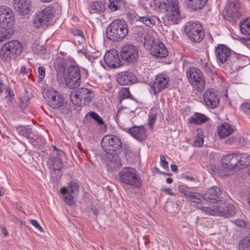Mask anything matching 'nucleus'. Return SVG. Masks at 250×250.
I'll return each mask as SVG.
<instances>
[{
  "label": "nucleus",
  "instance_id": "1",
  "mask_svg": "<svg viewBox=\"0 0 250 250\" xmlns=\"http://www.w3.org/2000/svg\"><path fill=\"white\" fill-rule=\"evenodd\" d=\"M137 35L141 42H143L144 46L149 50L154 57L164 58L167 56L168 50L161 41L154 39L149 33L140 28L137 31Z\"/></svg>",
  "mask_w": 250,
  "mask_h": 250
},
{
  "label": "nucleus",
  "instance_id": "2",
  "mask_svg": "<svg viewBox=\"0 0 250 250\" xmlns=\"http://www.w3.org/2000/svg\"><path fill=\"white\" fill-rule=\"evenodd\" d=\"M128 25L124 20H117L112 22L106 31L107 38L113 42H120L128 33Z\"/></svg>",
  "mask_w": 250,
  "mask_h": 250
},
{
  "label": "nucleus",
  "instance_id": "3",
  "mask_svg": "<svg viewBox=\"0 0 250 250\" xmlns=\"http://www.w3.org/2000/svg\"><path fill=\"white\" fill-rule=\"evenodd\" d=\"M53 16L54 10L50 7L37 12L33 21V28L35 29H44L52 23Z\"/></svg>",
  "mask_w": 250,
  "mask_h": 250
},
{
  "label": "nucleus",
  "instance_id": "4",
  "mask_svg": "<svg viewBox=\"0 0 250 250\" xmlns=\"http://www.w3.org/2000/svg\"><path fill=\"white\" fill-rule=\"evenodd\" d=\"M94 97V92L85 87H81L74 90L70 95L71 102L78 106H84L89 103Z\"/></svg>",
  "mask_w": 250,
  "mask_h": 250
},
{
  "label": "nucleus",
  "instance_id": "5",
  "mask_svg": "<svg viewBox=\"0 0 250 250\" xmlns=\"http://www.w3.org/2000/svg\"><path fill=\"white\" fill-rule=\"evenodd\" d=\"M22 45L19 41H9L2 46L0 51V58L4 61H9L12 57L19 56L22 52Z\"/></svg>",
  "mask_w": 250,
  "mask_h": 250
},
{
  "label": "nucleus",
  "instance_id": "6",
  "mask_svg": "<svg viewBox=\"0 0 250 250\" xmlns=\"http://www.w3.org/2000/svg\"><path fill=\"white\" fill-rule=\"evenodd\" d=\"M101 146L108 154L114 155L122 149V143L117 136L110 134L104 136L102 139Z\"/></svg>",
  "mask_w": 250,
  "mask_h": 250
},
{
  "label": "nucleus",
  "instance_id": "7",
  "mask_svg": "<svg viewBox=\"0 0 250 250\" xmlns=\"http://www.w3.org/2000/svg\"><path fill=\"white\" fill-rule=\"evenodd\" d=\"M187 79L191 86L196 90L201 92L205 87L206 82L201 71L195 67H190L186 73Z\"/></svg>",
  "mask_w": 250,
  "mask_h": 250
},
{
  "label": "nucleus",
  "instance_id": "8",
  "mask_svg": "<svg viewBox=\"0 0 250 250\" xmlns=\"http://www.w3.org/2000/svg\"><path fill=\"white\" fill-rule=\"evenodd\" d=\"M208 206H203L202 204L197 206L205 214L210 215H218L227 218L231 217L234 214V211L231 209V206L223 208L220 206H213L208 204Z\"/></svg>",
  "mask_w": 250,
  "mask_h": 250
},
{
  "label": "nucleus",
  "instance_id": "9",
  "mask_svg": "<svg viewBox=\"0 0 250 250\" xmlns=\"http://www.w3.org/2000/svg\"><path fill=\"white\" fill-rule=\"evenodd\" d=\"M185 32L189 40L195 42H200L204 37L202 26L198 21L187 22L185 26Z\"/></svg>",
  "mask_w": 250,
  "mask_h": 250
},
{
  "label": "nucleus",
  "instance_id": "10",
  "mask_svg": "<svg viewBox=\"0 0 250 250\" xmlns=\"http://www.w3.org/2000/svg\"><path fill=\"white\" fill-rule=\"evenodd\" d=\"M136 172V170L132 167H124L119 172V180L126 185L139 187L141 179L137 176Z\"/></svg>",
  "mask_w": 250,
  "mask_h": 250
},
{
  "label": "nucleus",
  "instance_id": "11",
  "mask_svg": "<svg viewBox=\"0 0 250 250\" xmlns=\"http://www.w3.org/2000/svg\"><path fill=\"white\" fill-rule=\"evenodd\" d=\"M14 13L7 6H0V26L2 28H12L15 23Z\"/></svg>",
  "mask_w": 250,
  "mask_h": 250
},
{
  "label": "nucleus",
  "instance_id": "12",
  "mask_svg": "<svg viewBox=\"0 0 250 250\" xmlns=\"http://www.w3.org/2000/svg\"><path fill=\"white\" fill-rule=\"evenodd\" d=\"M123 60L129 63H134L139 58L137 47L131 44H127L122 47L120 52Z\"/></svg>",
  "mask_w": 250,
  "mask_h": 250
},
{
  "label": "nucleus",
  "instance_id": "13",
  "mask_svg": "<svg viewBox=\"0 0 250 250\" xmlns=\"http://www.w3.org/2000/svg\"><path fill=\"white\" fill-rule=\"evenodd\" d=\"M167 11V20L172 24H177L182 19L178 0H171L168 1Z\"/></svg>",
  "mask_w": 250,
  "mask_h": 250
},
{
  "label": "nucleus",
  "instance_id": "14",
  "mask_svg": "<svg viewBox=\"0 0 250 250\" xmlns=\"http://www.w3.org/2000/svg\"><path fill=\"white\" fill-rule=\"evenodd\" d=\"M44 98L47 104L52 108H59L64 103L62 96L54 89H50L45 92Z\"/></svg>",
  "mask_w": 250,
  "mask_h": 250
},
{
  "label": "nucleus",
  "instance_id": "15",
  "mask_svg": "<svg viewBox=\"0 0 250 250\" xmlns=\"http://www.w3.org/2000/svg\"><path fill=\"white\" fill-rule=\"evenodd\" d=\"M169 77L164 74L157 75L154 81L150 84L149 91L151 93L157 94L169 85Z\"/></svg>",
  "mask_w": 250,
  "mask_h": 250
},
{
  "label": "nucleus",
  "instance_id": "16",
  "mask_svg": "<svg viewBox=\"0 0 250 250\" xmlns=\"http://www.w3.org/2000/svg\"><path fill=\"white\" fill-rule=\"evenodd\" d=\"M79 186L76 182H71L67 186H64L61 188L65 202H69L75 199L79 193Z\"/></svg>",
  "mask_w": 250,
  "mask_h": 250
},
{
  "label": "nucleus",
  "instance_id": "17",
  "mask_svg": "<svg viewBox=\"0 0 250 250\" xmlns=\"http://www.w3.org/2000/svg\"><path fill=\"white\" fill-rule=\"evenodd\" d=\"M203 100L208 107L211 109L216 107L220 100L217 91L213 88L207 89L203 94Z\"/></svg>",
  "mask_w": 250,
  "mask_h": 250
},
{
  "label": "nucleus",
  "instance_id": "18",
  "mask_svg": "<svg viewBox=\"0 0 250 250\" xmlns=\"http://www.w3.org/2000/svg\"><path fill=\"white\" fill-rule=\"evenodd\" d=\"M239 4L235 1L229 2L223 12L226 19L231 21H236L240 15Z\"/></svg>",
  "mask_w": 250,
  "mask_h": 250
},
{
  "label": "nucleus",
  "instance_id": "19",
  "mask_svg": "<svg viewBox=\"0 0 250 250\" xmlns=\"http://www.w3.org/2000/svg\"><path fill=\"white\" fill-rule=\"evenodd\" d=\"M104 61L106 65L110 68H118L122 65V61L118 51L115 49H111L105 53Z\"/></svg>",
  "mask_w": 250,
  "mask_h": 250
},
{
  "label": "nucleus",
  "instance_id": "20",
  "mask_svg": "<svg viewBox=\"0 0 250 250\" xmlns=\"http://www.w3.org/2000/svg\"><path fill=\"white\" fill-rule=\"evenodd\" d=\"M64 157V153L62 151L60 150L58 152L57 156L54 157L52 161V168L54 170L53 174L56 175V179L60 178L62 175L61 170L63 166L62 159Z\"/></svg>",
  "mask_w": 250,
  "mask_h": 250
},
{
  "label": "nucleus",
  "instance_id": "21",
  "mask_svg": "<svg viewBox=\"0 0 250 250\" xmlns=\"http://www.w3.org/2000/svg\"><path fill=\"white\" fill-rule=\"evenodd\" d=\"M13 5L15 9L22 15L28 14L31 11L30 0H14Z\"/></svg>",
  "mask_w": 250,
  "mask_h": 250
},
{
  "label": "nucleus",
  "instance_id": "22",
  "mask_svg": "<svg viewBox=\"0 0 250 250\" xmlns=\"http://www.w3.org/2000/svg\"><path fill=\"white\" fill-rule=\"evenodd\" d=\"M231 50L224 44H219L215 50L216 58L220 63H224L228 61Z\"/></svg>",
  "mask_w": 250,
  "mask_h": 250
},
{
  "label": "nucleus",
  "instance_id": "23",
  "mask_svg": "<svg viewBox=\"0 0 250 250\" xmlns=\"http://www.w3.org/2000/svg\"><path fill=\"white\" fill-rule=\"evenodd\" d=\"M118 83L121 85L130 84L136 81L135 76L129 71L119 73L116 76Z\"/></svg>",
  "mask_w": 250,
  "mask_h": 250
},
{
  "label": "nucleus",
  "instance_id": "24",
  "mask_svg": "<svg viewBox=\"0 0 250 250\" xmlns=\"http://www.w3.org/2000/svg\"><path fill=\"white\" fill-rule=\"evenodd\" d=\"M221 191L220 188L216 186H213L208 189V193L205 194V198L208 200L210 203H215L219 201V195L221 194Z\"/></svg>",
  "mask_w": 250,
  "mask_h": 250
},
{
  "label": "nucleus",
  "instance_id": "25",
  "mask_svg": "<svg viewBox=\"0 0 250 250\" xmlns=\"http://www.w3.org/2000/svg\"><path fill=\"white\" fill-rule=\"evenodd\" d=\"M129 133L136 139L141 141L146 137V130L143 126H133L129 129Z\"/></svg>",
  "mask_w": 250,
  "mask_h": 250
},
{
  "label": "nucleus",
  "instance_id": "26",
  "mask_svg": "<svg viewBox=\"0 0 250 250\" xmlns=\"http://www.w3.org/2000/svg\"><path fill=\"white\" fill-rule=\"evenodd\" d=\"M208 0H186L187 6L194 10L196 11L203 8Z\"/></svg>",
  "mask_w": 250,
  "mask_h": 250
},
{
  "label": "nucleus",
  "instance_id": "27",
  "mask_svg": "<svg viewBox=\"0 0 250 250\" xmlns=\"http://www.w3.org/2000/svg\"><path fill=\"white\" fill-rule=\"evenodd\" d=\"M233 131L232 127L228 123L221 124L218 128V133L219 137L224 138L229 136Z\"/></svg>",
  "mask_w": 250,
  "mask_h": 250
},
{
  "label": "nucleus",
  "instance_id": "28",
  "mask_svg": "<svg viewBox=\"0 0 250 250\" xmlns=\"http://www.w3.org/2000/svg\"><path fill=\"white\" fill-rule=\"evenodd\" d=\"M185 195L188 196L190 201L195 203H199L200 202L208 201L205 198V195L204 194H200L199 193H192L188 191H186Z\"/></svg>",
  "mask_w": 250,
  "mask_h": 250
},
{
  "label": "nucleus",
  "instance_id": "29",
  "mask_svg": "<svg viewBox=\"0 0 250 250\" xmlns=\"http://www.w3.org/2000/svg\"><path fill=\"white\" fill-rule=\"evenodd\" d=\"M57 79L59 83H65L66 78L64 77L65 74V67L63 64H58L56 67Z\"/></svg>",
  "mask_w": 250,
  "mask_h": 250
},
{
  "label": "nucleus",
  "instance_id": "30",
  "mask_svg": "<svg viewBox=\"0 0 250 250\" xmlns=\"http://www.w3.org/2000/svg\"><path fill=\"white\" fill-rule=\"evenodd\" d=\"M240 168L250 165V155L247 153L238 154Z\"/></svg>",
  "mask_w": 250,
  "mask_h": 250
},
{
  "label": "nucleus",
  "instance_id": "31",
  "mask_svg": "<svg viewBox=\"0 0 250 250\" xmlns=\"http://www.w3.org/2000/svg\"><path fill=\"white\" fill-rule=\"evenodd\" d=\"M81 83V79L75 78H71L66 77L65 80V84L70 89H75L78 87Z\"/></svg>",
  "mask_w": 250,
  "mask_h": 250
},
{
  "label": "nucleus",
  "instance_id": "32",
  "mask_svg": "<svg viewBox=\"0 0 250 250\" xmlns=\"http://www.w3.org/2000/svg\"><path fill=\"white\" fill-rule=\"evenodd\" d=\"M207 120V118L201 113H195L193 116L189 119V122L191 124H201L205 123Z\"/></svg>",
  "mask_w": 250,
  "mask_h": 250
},
{
  "label": "nucleus",
  "instance_id": "33",
  "mask_svg": "<svg viewBox=\"0 0 250 250\" xmlns=\"http://www.w3.org/2000/svg\"><path fill=\"white\" fill-rule=\"evenodd\" d=\"M104 9V5L100 1H95L90 5L89 11L91 13H96L102 12Z\"/></svg>",
  "mask_w": 250,
  "mask_h": 250
},
{
  "label": "nucleus",
  "instance_id": "34",
  "mask_svg": "<svg viewBox=\"0 0 250 250\" xmlns=\"http://www.w3.org/2000/svg\"><path fill=\"white\" fill-rule=\"evenodd\" d=\"M238 249L239 250H250V234L239 241Z\"/></svg>",
  "mask_w": 250,
  "mask_h": 250
},
{
  "label": "nucleus",
  "instance_id": "35",
  "mask_svg": "<svg viewBox=\"0 0 250 250\" xmlns=\"http://www.w3.org/2000/svg\"><path fill=\"white\" fill-rule=\"evenodd\" d=\"M67 77L81 79L80 71L79 67L75 65H70L68 69Z\"/></svg>",
  "mask_w": 250,
  "mask_h": 250
},
{
  "label": "nucleus",
  "instance_id": "36",
  "mask_svg": "<svg viewBox=\"0 0 250 250\" xmlns=\"http://www.w3.org/2000/svg\"><path fill=\"white\" fill-rule=\"evenodd\" d=\"M16 130L19 135L26 138H30L32 134L31 129L27 126H19L17 127Z\"/></svg>",
  "mask_w": 250,
  "mask_h": 250
},
{
  "label": "nucleus",
  "instance_id": "37",
  "mask_svg": "<svg viewBox=\"0 0 250 250\" xmlns=\"http://www.w3.org/2000/svg\"><path fill=\"white\" fill-rule=\"evenodd\" d=\"M14 31L12 28L7 29L2 28L0 31V42L3 41L4 39H9L13 34Z\"/></svg>",
  "mask_w": 250,
  "mask_h": 250
},
{
  "label": "nucleus",
  "instance_id": "38",
  "mask_svg": "<svg viewBox=\"0 0 250 250\" xmlns=\"http://www.w3.org/2000/svg\"><path fill=\"white\" fill-rule=\"evenodd\" d=\"M240 31L245 35H250V19H247L240 24Z\"/></svg>",
  "mask_w": 250,
  "mask_h": 250
},
{
  "label": "nucleus",
  "instance_id": "39",
  "mask_svg": "<svg viewBox=\"0 0 250 250\" xmlns=\"http://www.w3.org/2000/svg\"><path fill=\"white\" fill-rule=\"evenodd\" d=\"M233 157V153L227 154L223 156L221 160V166L223 168L229 169L230 162Z\"/></svg>",
  "mask_w": 250,
  "mask_h": 250
},
{
  "label": "nucleus",
  "instance_id": "40",
  "mask_svg": "<svg viewBox=\"0 0 250 250\" xmlns=\"http://www.w3.org/2000/svg\"><path fill=\"white\" fill-rule=\"evenodd\" d=\"M139 21L146 26L151 27L155 24V21L149 16L139 17Z\"/></svg>",
  "mask_w": 250,
  "mask_h": 250
},
{
  "label": "nucleus",
  "instance_id": "41",
  "mask_svg": "<svg viewBox=\"0 0 250 250\" xmlns=\"http://www.w3.org/2000/svg\"><path fill=\"white\" fill-rule=\"evenodd\" d=\"M204 134L202 131H197V136L193 141V145L197 147H201L203 145Z\"/></svg>",
  "mask_w": 250,
  "mask_h": 250
},
{
  "label": "nucleus",
  "instance_id": "42",
  "mask_svg": "<svg viewBox=\"0 0 250 250\" xmlns=\"http://www.w3.org/2000/svg\"><path fill=\"white\" fill-rule=\"evenodd\" d=\"M89 116L96 121L99 125H102V130H104L106 127L104 122L101 117L96 112H92L89 113Z\"/></svg>",
  "mask_w": 250,
  "mask_h": 250
},
{
  "label": "nucleus",
  "instance_id": "43",
  "mask_svg": "<svg viewBox=\"0 0 250 250\" xmlns=\"http://www.w3.org/2000/svg\"><path fill=\"white\" fill-rule=\"evenodd\" d=\"M238 159V154L233 153V158L231 159L230 167H229V170H232L233 168L236 167H238L239 169H240L239 159Z\"/></svg>",
  "mask_w": 250,
  "mask_h": 250
},
{
  "label": "nucleus",
  "instance_id": "44",
  "mask_svg": "<svg viewBox=\"0 0 250 250\" xmlns=\"http://www.w3.org/2000/svg\"><path fill=\"white\" fill-rule=\"evenodd\" d=\"M167 2L168 0H154L156 7L158 8L159 10L167 9Z\"/></svg>",
  "mask_w": 250,
  "mask_h": 250
},
{
  "label": "nucleus",
  "instance_id": "45",
  "mask_svg": "<svg viewBox=\"0 0 250 250\" xmlns=\"http://www.w3.org/2000/svg\"><path fill=\"white\" fill-rule=\"evenodd\" d=\"M119 0H109V8L113 12L117 10L120 7Z\"/></svg>",
  "mask_w": 250,
  "mask_h": 250
},
{
  "label": "nucleus",
  "instance_id": "46",
  "mask_svg": "<svg viewBox=\"0 0 250 250\" xmlns=\"http://www.w3.org/2000/svg\"><path fill=\"white\" fill-rule=\"evenodd\" d=\"M119 95L120 98L122 99L129 98L131 95L129 88L126 87L122 88L120 91Z\"/></svg>",
  "mask_w": 250,
  "mask_h": 250
},
{
  "label": "nucleus",
  "instance_id": "47",
  "mask_svg": "<svg viewBox=\"0 0 250 250\" xmlns=\"http://www.w3.org/2000/svg\"><path fill=\"white\" fill-rule=\"evenodd\" d=\"M39 80L40 81H42L45 75V69L44 67L41 66L38 68Z\"/></svg>",
  "mask_w": 250,
  "mask_h": 250
},
{
  "label": "nucleus",
  "instance_id": "48",
  "mask_svg": "<svg viewBox=\"0 0 250 250\" xmlns=\"http://www.w3.org/2000/svg\"><path fill=\"white\" fill-rule=\"evenodd\" d=\"M240 109L247 114H250V103H244L241 104Z\"/></svg>",
  "mask_w": 250,
  "mask_h": 250
},
{
  "label": "nucleus",
  "instance_id": "49",
  "mask_svg": "<svg viewBox=\"0 0 250 250\" xmlns=\"http://www.w3.org/2000/svg\"><path fill=\"white\" fill-rule=\"evenodd\" d=\"M226 144L228 145H238V136H235L231 138H229V139L226 140Z\"/></svg>",
  "mask_w": 250,
  "mask_h": 250
},
{
  "label": "nucleus",
  "instance_id": "50",
  "mask_svg": "<svg viewBox=\"0 0 250 250\" xmlns=\"http://www.w3.org/2000/svg\"><path fill=\"white\" fill-rule=\"evenodd\" d=\"M156 119V114L155 113H153L151 112L149 115V125L152 127L153 124L155 123V120Z\"/></svg>",
  "mask_w": 250,
  "mask_h": 250
},
{
  "label": "nucleus",
  "instance_id": "51",
  "mask_svg": "<svg viewBox=\"0 0 250 250\" xmlns=\"http://www.w3.org/2000/svg\"><path fill=\"white\" fill-rule=\"evenodd\" d=\"M6 92H8V94L5 97V100L7 101V99H8V100L10 101V102L12 103L14 101L13 96H14V95L13 92L12 91H11L10 90H8L7 89L6 90Z\"/></svg>",
  "mask_w": 250,
  "mask_h": 250
},
{
  "label": "nucleus",
  "instance_id": "52",
  "mask_svg": "<svg viewBox=\"0 0 250 250\" xmlns=\"http://www.w3.org/2000/svg\"><path fill=\"white\" fill-rule=\"evenodd\" d=\"M161 165L165 169L168 168V164L164 156H161Z\"/></svg>",
  "mask_w": 250,
  "mask_h": 250
},
{
  "label": "nucleus",
  "instance_id": "53",
  "mask_svg": "<svg viewBox=\"0 0 250 250\" xmlns=\"http://www.w3.org/2000/svg\"><path fill=\"white\" fill-rule=\"evenodd\" d=\"M31 224L34 226L37 229L39 230L40 231H42L43 229L40 226V225L38 223V222L36 220L32 219L31 220Z\"/></svg>",
  "mask_w": 250,
  "mask_h": 250
},
{
  "label": "nucleus",
  "instance_id": "54",
  "mask_svg": "<svg viewBox=\"0 0 250 250\" xmlns=\"http://www.w3.org/2000/svg\"><path fill=\"white\" fill-rule=\"evenodd\" d=\"M234 223L238 227H240L241 228H244L246 226L245 222L241 219H238L234 221Z\"/></svg>",
  "mask_w": 250,
  "mask_h": 250
},
{
  "label": "nucleus",
  "instance_id": "55",
  "mask_svg": "<svg viewBox=\"0 0 250 250\" xmlns=\"http://www.w3.org/2000/svg\"><path fill=\"white\" fill-rule=\"evenodd\" d=\"M165 205H166L165 206V208L167 212H169L171 213H173L176 211L175 210H171L170 209V207L172 206V205L173 204H165ZM173 205H175V204H173ZM175 205H176V207L177 208H178V204H175Z\"/></svg>",
  "mask_w": 250,
  "mask_h": 250
},
{
  "label": "nucleus",
  "instance_id": "56",
  "mask_svg": "<svg viewBox=\"0 0 250 250\" xmlns=\"http://www.w3.org/2000/svg\"><path fill=\"white\" fill-rule=\"evenodd\" d=\"M73 33L74 35H78L82 38H83V32L81 30H75L73 31Z\"/></svg>",
  "mask_w": 250,
  "mask_h": 250
},
{
  "label": "nucleus",
  "instance_id": "57",
  "mask_svg": "<svg viewBox=\"0 0 250 250\" xmlns=\"http://www.w3.org/2000/svg\"><path fill=\"white\" fill-rule=\"evenodd\" d=\"M0 228L1 229V232L4 235L5 237H7L9 236V232L7 230L5 227L2 226L1 225L0 226Z\"/></svg>",
  "mask_w": 250,
  "mask_h": 250
},
{
  "label": "nucleus",
  "instance_id": "58",
  "mask_svg": "<svg viewBox=\"0 0 250 250\" xmlns=\"http://www.w3.org/2000/svg\"><path fill=\"white\" fill-rule=\"evenodd\" d=\"M203 66L205 71H206L207 72H210L211 71L210 68V65L208 63L206 62L204 63V64H203Z\"/></svg>",
  "mask_w": 250,
  "mask_h": 250
},
{
  "label": "nucleus",
  "instance_id": "59",
  "mask_svg": "<svg viewBox=\"0 0 250 250\" xmlns=\"http://www.w3.org/2000/svg\"><path fill=\"white\" fill-rule=\"evenodd\" d=\"M90 209L95 215H97L99 214V210L93 205L90 207Z\"/></svg>",
  "mask_w": 250,
  "mask_h": 250
},
{
  "label": "nucleus",
  "instance_id": "60",
  "mask_svg": "<svg viewBox=\"0 0 250 250\" xmlns=\"http://www.w3.org/2000/svg\"><path fill=\"white\" fill-rule=\"evenodd\" d=\"M29 100V98L25 99L24 100L25 102H24V100H22L21 104V107H26L27 105V102Z\"/></svg>",
  "mask_w": 250,
  "mask_h": 250
},
{
  "label": "nucleus",
  "instance_id": "61",
  "mask_svg": "<svg viewBox=\"0 0 250 250\" xmlns=\"http://www.w3.org/2000/svg\"><path fill=\"white\" fill-rule=\"evenodd\" d=\"M245 141V140L244 137L238 136V145H243Z\"/></svg>",
  "mask_w": 250,
  "mask_h": 250
},
{
  "label": "nucleus",
  "instance_id": "62",
  "mask_svg": "<svg viewBox=\"0 0 250 250\" xmlns=\"http://www.w3.org/2000/svg\"><path fill=\"white\" fill-rule=\"evenodd\" d=\"M20 73L22 74H26L28 73V70H27L25 67H22L21 68Z\"/></svg>",
  "mask_w": 250,
  "mask_h": 250
},
{
  "label": "nucleus",
  "instance_id": "63",
  "mask_svg": "<svg viewBox=\"0 0 250 250\" xmlns=\"http://www.w3.org/2000/svg\"><path fill=\"white\" fill-rule=\"evenodd\" d=\"M170 167H171V170L175 172V171H177V167L176 165H171Z\"/></svg>",
  "mask_w": 250,
  "mask_h": 250
},
{
  "label": "nucleus",
  "instance_id": "64",
  "mask_svg": "<svg viewBox=\"0 0 250 250\" xmlns=\"http://www.w3.org/2000/svg\"><path fill=\"white\" fill-rule=\"evenodd\" d=\"M179 191H181L182 193H183L185 194V193L186 192L187 190H185L184 189L183 187L181 186L179 188Z\"/></svg>",
  "mask_w": 250,
  "mask_h": 250
}]
</instances>
